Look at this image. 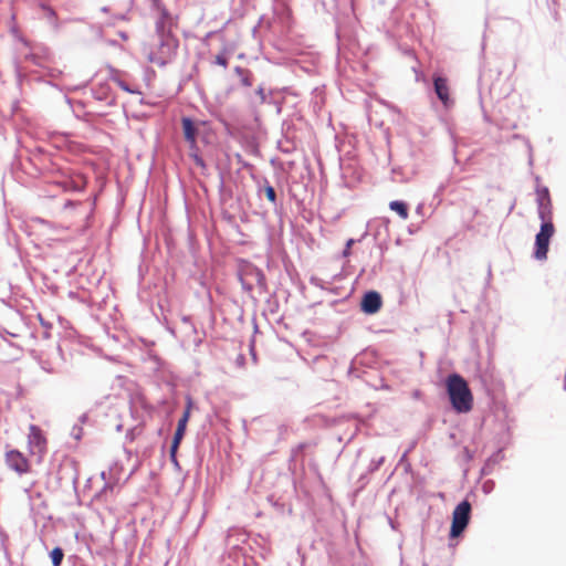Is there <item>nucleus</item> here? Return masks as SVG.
Masks as SVG:
<instances>
[{
	"label": "nucleus",
	"instance_id": "f257e3e1",
	"mask_svg": "<svg viewBox=\"0 0 566 566\" xmlns=\"http://www.w3.org/2000/svg\"><path fill=\"white\" fill-rule=\"evenodd\" d=\"M156 29L158 39L148 46L147 60L158 66H165L175 59L179 41L170 29L166 30L164 19L157 23Z\"/></svg>",
	"mask_w": 566,
	"mask_h": 566
},
{
	"label": "nucleus",
	"instance_id": "f03ea898",
	"mask_svg": "<svg viewBox=\"0 0 566 566\" xmlns=\"http://www.w3.org/2000/svg\"><path fill=\"white\" fill-rule=\"evenodd\" d=\"M446 388L452 408L459 413H467L473 408V395L467 380L459 374H451L446 379Z\"/></svg>",
	"mask_w": 566,
	"mask_h": 566
},
{
	"label": "nucleus",
	"instance_id": "7ed1b4c3",
	"mask_svg": "<svg viewBox=\"0 0 566 566\" xmlns=\"http://www.w3.org/2000/svg\"><path fill=\"white\" fill-rule=\"evenodd\" d=\"M539 232L535 239L534 256L537 260H545L547 258L549 240L555 233V227L552 220H542Z\"/></svg>",
	"mask_w": 566,
	"mask_h": 566
},
{
	"label": "nucleus",
	"instance_id": "20e7f679",
	"mask_svg": "<svg viewBox=\"0 0 566 566\" xmlns=\"http://www.w3.org/2000/svg\"><path fill=\"white\" fill-rule=\"evenodd\" d=\"M471 514V504L469 501L459 503L452 513V523L450 530L451 537H458L468 526Z\"/></svg>",
	"mask_w": 566,
	"mask_h": 566
},
{
	"label": "nucleus",
	"instance_id": "39448f33",
	"mask_svg": "<svg viewBox=\"0 0 566 566\" xmlns=\"http://www.w3.org/2000/svg\"><path fill=\"white\" fill-rule=\"evenodd\" d=\"M239 279L243 287L248 291L264 283V275L261 270L250 262H242L239 268Z\"/></svg>",
	"mask_w": 566,
	"mask_h": 566
},
{
	"label": "nucleus",
	"instance_id": "423d86ee",
	"mask_svg": "<svg viewBox=\"0 0 566 566\" xmlns=\"http://www.w3.org/2000/svg\"><path fill=\"white\" fill-rule=\"evenodd\" d=\"M4 461L8 468L17 472L19 475L28 474L32 471L31 462L19 450H8L4 454Z\"/></svg>",
	"mask_w": 566,
	"mask_h": 566
},
{
	"label": "nucleus",
	"instance_id": "0eeeda50",
	"mask_svg": "<svg viewBox=\"0 0 566 566\" xmlns=\"http://www.w3.org/2000/svg\"><path fill=\"white\" fill-rule=\"evenodd\" d=\"M28 448L31 454H38L39 458H42L46 451V438L35 424H31L29 428Z\"/></svg>",
	"mask_w": 566,
	"mask_h": 566
},
{
	"label": "nucleus",
	"instance_id": "6e6552de",
	"mask_svg": "<svg viewBox=\"0 0 566 566\" xmlns=\"http://www.w3.org/2000/svg\"><path fill=\"white\" fill-rule=\"evenodd\" d=\"M192 402L190 399H188L186 410L182 415V417L179 419L177 429L174 434L172 443L170 447V457L175 461L176 460V452L179 448V444L185 436L187 423L190 418V411H191Z\"/></svg>",
	"mask_w": 566,
	"mask_h": 566
},
{
	"label": "nucleus",
	"instance_id": "1a4fd4ad",
	"mask_svg": "<svg viewBox=\"0 0 566 566\" xmlns=\"http://www.w3.org/2000/svg\"><path fill=\"white\" fill-rule=\"evenodd\" d=\"M536 201L541 220H552V200L546 187H537Z\"/></svg>",
	"mask_w": 566,
	"mask_h": 566
},
{
	"label": "nucleus",
	"instance_id": "9d476101",
	"mask_svg": "<svg viewBox=\"0 0 566 566\" xmlns=\"http://www.w3.org/2000/svg\"><path fill=\"white\" fill-rule=\"evenodd\" d=\"M382 305L381 296L376 291L367 292L361 301V310L367 314L377 313Z\"/></svg>",
	"mask_w": 566,
	"mask_h": 566
},
{
	"label": "nucleus",
	"instance_id": "9b49d317",
	"mask_svg": "<svg viewBox=\"0 0 566 566\" xmlns=\"http://www.w3.org/2000/svg\"><path fill=\"white\" fill-rule=\"evenodd\" d=\"M181 124L185 139L190 144L191 147H195L197 140V128L193 122L188 117H184Z\"/></svg>",
	"mask_w": 566,
	"mask_h": 566
},
{
	"label": "nucleus",
	"instance_id": "f8f14e48",
	"mask_svg": "<svg viewBox=\"0 0 566 566\" xmlns=\"http://www.w3.org/2000/svg\"><path fill=\"white\" fill-rule=\"evenodd\" d=\"M434 91L439 97V99L447 105L450 101L449 86L448 82L443 77L434 78Z\"/></svg>",
	"mask_w": 566,
	"mask_h": 566
},
{
	"label": "nucleus",
	"instance_id": "ddd939ff",
	"mask_svg": "<svg viewBox=\"0 0 566 566\" xmlns=\"http://www.w3.org/2000/svg\"><path fill=\"white\" fill-rule=\"evenodd\" d=\"M57 185L61 186L64 191L82 190L85 186V180L83 177L77 176L70 180L59 181Z\"/></svg>",
	"mask_w": 566,
	"mask_h": 566
},
{
	"label": "nucleus",
	"instance_id": "4468645a",
	"mask_svg": "<svg viewBox=\"0 0 566 566\" xmlns=\"http://www.w3.org/2000/svg\"><path fill=\"white\" fill-rule=\"evenodd\" d=\"M389 208H390V210L397 212L401 219H403V220L408 219L409 210H408L407 203H405L403 201H398V200L391 201L389 203Z\"/></svg>",
	"mask_w": 566,
	"mask_h": 566
},
{
	"label": "nucleus",
	"instance_id": "2eb2a0df",
	"mask_svg": "<svg viewBox=\"0 0 566 566\" xmlns=\"http://www.w3.org/2000/svg\"><path fill=\"white\" fill-rule=\"evenodd\" d=\"M50 556H51L53 566H60L62 564L64 553H63L62 548L55 547L52 549Z\"/></svg>",
	"mask_w": 566,
	"mask_h": 566
},
{
	"label": "nucleus",
	"instance_id": "dca6fc26",
	"mask_svg": "<svg viewBox=\"0 0 566 566\" xmlns=\"http://www.w3.org/2000/svg\"><path fill=\"white\" fill-rule=\"evenodd\" d=\"M235 72L242 76L241 82H242V84L244 86H251L252 85L251 74H250L249 71L243 70V69L238 66V67H235Z\"/></svg>",
	"mask_w": 566,
	"mask_h": 566
},
{
	"label": "nucleus",
	"instance_id": "f3484780",
	"mask_svg": "<svg viewBox=\"0 0 566 566\" xmlns=\"http://www.w3.org/2000/svg\"><path fill=\"white\" fill-rule=\"evenodd\" d=\"M264 192H265L268 200L274 203L276 200V192H275L274 188L270 185L265 186Z\"/></svg>",
	"mask_w": 566,
	"mask_h": 566
},
{
	"label": "nucleus",
	"instance_id": "a211bd4d",
	"mask_svg": "<svg viewBox=\"0 0 566 566\" xmlns=\"http://www.w3.org/2000/svg\"><path fill=\"white\" fill-rule=\"evenodd\" d=\"M214 62L216 64L222 66V67H227L228 66V59L227 56L223 54V53H220L216 56L214 59Z\"/></svg>",
	"mask_w": 566,
	"mask_h": 566
},
{
	"label": "nucleus",
	"instance_id": "6ab92c4d",
	"mask_svg": "<svg viewBox=\"0 0 566 566\" xmlns=\"http://www.w3.org/2000/svg\"><path fill=\"white\" fill-rule=\"evenodd\" d=\"M353 243H354V240H353V239H349V240L347 241V243H346V248H345V250H344V252H343L344 256H348V255L350 254V248H352Z\"/></svg>",
	"mask_w": 566,
	"mask_h": 566
},
{
	"label": "nucleus",
	"instance_id": "aec40b11",
	"mask_svg": "<svg viewBox=\"0 0 566 566\" xmlns=\"http://www.w3.org/2000/svg\"><path fill=\"white\" fill-rule=\"evenodd\" d=\"M119 86L125 91H129L126 84H124L123 82H119Z\"/></svg>",
	"mask_w": 566,
	"mask_h": 566
},
{
	"label": "nucleus",
	"instance_id": "412c9836",
	"mask_svg": "<svg viewBox=\"0 0 566 566\" xmlns=\"http://www.w3.org/2000/svg\"><path fill=\"white\" fill-rule=\"evenodd\" d=\"M195 159L197 164L203 165L202 160L198 156H195Z\"/></svg>",
	"mask_w": 566,
	"mask_h": 566
},
{
	"label": "nucleus",
	"instance_id": "4be33fe9",
	"mask_svg": "<svg viewBox=\"0 0 566 566\" xmlns=\"http://www.w3.org/2000/svg\"><path fill=\"white\" fill-rule=\"evenodd\" d=\"M73 205H74V203H73L72 201H69V202L65 205V207H71V206H73Z\"/></svg>",
	"mask_w": 566,
	"mask_h": 566
}]
</instances>
